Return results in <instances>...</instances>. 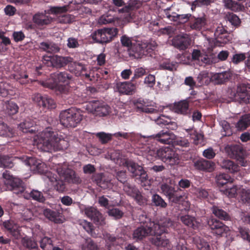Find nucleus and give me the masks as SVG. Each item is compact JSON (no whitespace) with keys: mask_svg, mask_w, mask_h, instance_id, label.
Instances as JSON below:
<instances>
[{"mask_svg":"<svg viewBox=\"0 0 250 250\" xmlns=\"http://www.w3.org/2000/svg\"><path fill=\"white\" fill-rule=\"evenodd\" d=\"M51 168L56 171L61 180H58L57 176L52 172L47 170L46 165L41 160H39L38 163L35 166V172L43 174L42 178L47 182H51L52 186L59 192H63L65 189V184L62 179L69 183L79 184L81 182L80 178L75 172L68 167L66 163L53 164Z\"/></svg>","mask_w":250,"mask_h":250,"instance_id":"nucleus-1","label":"nucleus"},{"mask_svg":"<svg viewBox=\"0 0 250 250\" xmlns=\"http://www.w3.org/2000/svg\"><path fill=\"white\" fill-rule=\"evenodd\" d=\"M33 145L41 151L52 152L66 149L69 146L68 138L47 127L34 136Z\"/></svg>","mask_w":250,"mask_h":250,"instance_id":"nucleus-2","label":"nucleus"},{"mask_svg":"<svg viewBox=\"0 0 250 250\" xmlns=\"http://www.w3.org/2000/svg\"><path fill=\"white\" fill-rule=\"evenodd\" d=\"M121 42L123 46L127 48L129 56L137 59L151 56L157 46L155 41H139L126 35L121 38Z\"/></svg>","mask_w":250,"mask_h":250,"instance_id":"nucleus-3","label":"nucleus"},{"mask_svg":"<svg viewBox=\"0 0 250 250\" xmlns=\"http://www.w3.org/2000/svg\"><path fill=\"white\" fill-rule=\"evenodd\" d=\"M173 226V223L169 218H163L158 220L157 223L150 222L149 226L138 227L133 231L132 239L139 241L148 235L167 233V229Z\"/></svg>","mask_w":250,"mask_h":250,"instance_id":"nucleus-4","label":"nucleus"},{"mask_svg":"<svg viewBox=\"0 0 250 250\" xmlns=\"http://www.w3.org/2000/svg\"><path fill=\"white\" fill-rule=\"evenodd\" d=\"M141 151L145 153L148 159H152L158 157L169 165H175L179 162V155L170 147H163L157 149L156 147L147 146L146 148H143Z\"/></svg>","mask_w":250,"mask_h":250,"instance_id":"nucleus-5","label":"nucleus"},{"mask_svg":"<svg viewBox=\"0 0 250 250\" xmlns=\"http://www.w3.org/2000/svg\"><path fill=\"white\" fill-rule=\"evenodd\" d=\"M110 158L115 163L120 166L127 167L133 177L139 179L142 182L147 179V175L143 167L132 161H128L125 158H122L119 151L115 150L111 153Z\"/></svg>","mask_w":250,"mask_h":250,"instance_id":"nucleus-6","label":"nucleus"},{"mask_svg":"<svg viewBox=\"0 0 250 250\" xmlns=\"http://www.w3.org/2000/svg\"><path fill=\"white\" fill-rule=\"evenodd\" d=\"M112 3L116 7H123L118 9V12L121 14V18L125 22L134 20L133 11L138 9L142 5L139 0H129L127 2L124 0H112Z\"/></svg>","mask_w":250,"mask_h":250,"instance_id":"nucleus-7","label":"nucleus"},{"mask_svg":"<svg viewBox=\"0 0 250 250\" xmlns=\"http://www.w3.org/2000/svg\"><path fill=\"white\" fill-rule=\"evenodd\" d=\"M145 138L144 140V144L141 148H146L147 146L151 147H155L156 142L163 144H172L175 139V135L169 130H163L155 135L150 136H143Z\"/></svg>","mask_w":250,"mask_h":250,"instance_id":"nucleus-8","label":"nucleus"},{"mask_svg":"<svg viewBox=\"0 0 250 250\" xmlns=\"http://www.w3.org/2000/svg\"><path fill=\"white\" fill-rule=\"evenodd\" d=\"M12 185L13 193L27 199L31 197L40 202H43L45 201V198L41 192L37 190H32L30 192L26 190L23 183L20 179H15L12 182Z\"/></svg>","mask_w":250,"mask_h":250,"instance_id":"nucleus-9","label":"nucleus"},{"mask_svg":"<svg viewBox=\"0 0 250 250\" xmlns=\"http://www.w3.org/2000/svg\"><path fill=\"white\" fill-rule=\"evenodd\" d=\"M228 94L233 100L245 104L250 103V84L248 83H240L235 88L229 89Z\"/></svg>","mask_w":250,"mask_h":250,"instance_id":"nucleus-10","label":"nucleus"},{"mask_svg":"<svg viewBox=\"0 0 250 250\" xmlns=\"http://www.w3.org/2000/svg\"><path fill=\"white\" fill-rule=\"evenodd\" d=\"M82 120L81 114L73 108L63 110L60 115L61 124L66 127H76Z\"/></svg>","mask_w":250,"mask_h":250,"instance_id":"nucleus-11","label":"nucleus"},{"mask_svg":"<svg viewBox=\"0 0 250 250\" xmlns=\"http://www.w3.org/2000/svg\"><path fill=\"white\" fill-rule=\"evenodd\" d=\"M118 33V29L116 27L104 28L95 31L90 36L95 42L103 44L111 42Z\"/></svg>","mask_w":250,"mask_h":250,"instance_id":"nucleus-12","label":"nucleus"},{"mask_svg":"<svg viewBox=\"0 0 250 250\" xmlns=\"http://www.w3.org/2000/svg\"><path fill=\"white\" fill-rule=\"evenodd\" d=\"M69 69L76 76H81L88 81H92L94 79V72L91 67L71 61L69 62Z\"/></svg>","mask_w":250,"mask_h":250,"instance_id":"nucleus-13","label":"nucleus"},{"mask_svg":"<svg viewBox=\"0 0 250 250\" xmlns=\"http://www.w3.org/2000/svg\"><path fill=\"white\" fill-rule=\"evenodd\" d=\"M10 79H14L21 84H26L32 82L24 66L14 65L8 76Z\"/></svg>","mask_w":250,"mask_h":250,"instance_id":"nucleus-14","label":"nucleus"},{"mask_svg":"<svg viewBox=\"0 0 250 250\" xmlns=\"http://www.w3.org/2000/svg\"><path fill=\"white\" fill-rule=\"evenodd\" d=\"M85 109L96 116H105L110 112V107L99 101H92L85 106Z\"/></svg>","mask_w":250,"mask_h":250,"instance_id":"nucleus-15","label":"nucleus"},{"mask_svg":"<svg viewBox=\"0 0 250 250\" xmlns=\"http://www.w3.org/2000/svg\"><path fill=\"white\" fill-rule=\"evenodd\" d=\"M56 82L58 83H66V84H60L58 85L59 91L63 94H67L71 93L72 88L68 85V83L71 79V76L66 72H61L54 74Z\"/></svg>","mask_w":250,"mask_h":250,"instance_id":"nucleus-16","label":"nucleus"},{"mask_svg":"<svg viewBox=\"0 0 250 250\" xmlns=\"http://www.w3.org/2000/svg\"><path fill=\"white\" fill-rule=\"evenodd\" d=\"M161 193L165 195L169 202L174 203H179L183 196L176 194L175 188L167 184L163 183L160 186Z\"/></svg>","mask_w":250,"mask_h":250,"instance_id":"nucleus-17","label":"nucleus"},{"mask_svg":"<svg viewBox=\"0 0 250 250\" xmlns=\"http://www.w3.org/2000/svg\"><path fill=\"white\" fill-rule=\"evenodd\" d=\"M208 224L212 230V233L217 235L227 236L229 231L228 227L216 219L210 218L208 221Z\"/></svg>","mask_w":250,"mask_h":250,"instance_id":"nucleus-18","label":"nucleus"},{"mask_svg":"<svg viewBox=\"0 0 250 250\" xmlns=\"http://www.w3.org/2000/svg\"><path fill=\"white\" fill-rule=\"evenodd\" d=\"M192 59L196 61L200 65H206L211 64L216 62L217 59L212 55H208L201 53V51L197 49H194L192 53Z\"/></svg>","mask_w":250,"mask_h":250,"instance_id":"nucleus-19","label":"nucleus"},{"mask_svg":"<svg viewBox=\"0 0 250 250\" xmlns=\"http://www.w3.org/2000/svg\"><path fill=\"white\" fill-rule=\"evenodd\" d=\"M83 212L85 215L96 225L103 226L105 224L104 218L96 208L93 207H86Z\"/></svg>","mask_w":250,"mask_h":250,"instance_id":"nucleus-20","label":"nucleus"},{"mask_svg":"<svg viewBox=\"0 0 250 250\" xmlns=\"http://www.w3.org/2000/svg\"><path fill=\"white\" fill-rule=\"evenodd\" d=\"M191 39L187 34H182L176 36L172 40V44L180 50L187 49L190 44Z\"/></svg>","mask_w":250,"mask_h":250,"instance_id":"nucleus-21","label":"nucleus"},{"mask_svg":"<svg viewBox=\"0 0 250 250\" xmlns=\"http://www.w3.org/2000/svg\"><path fill=\"white\" fill-rule=\"evenodd\" d=\"M135 105L138 109L147 113H155L158 111L156 104L147 100L139 99L137 100Z\"/></svg>","mask_w":250,"mask_h":250,"instance_id":"nucleus-22","label":"nucleus"},{"mask_svg":"<svg viewBox=\"0 0 250 250\" xmlns=\"http://www.w3.org/2000/svg\"><path fill=\"white\" fill-rule=\"evenodd\" d=\"M113 136L119 138V137L123 138L124 139H128L138 145L144 144V140L145 139L143 136L138 133L133 132H118L113 134Z\"/></svg>","mask_w":250,"mask_h":250,"instance_id":"nucleus-23","label":"nucleus"},{"mask_svg":"<svg viewBox=\"0 0 250 250\" xmlns=\"http://www.w3.org/2000/svg\"><path fill=\"white\" fill-rule=\"evenodd\" d=\"M207 21L205 16L199 17L192 16L188 23L191 30L200 31L205 27Z\"/></svg>","mask_w":250,"mask_h":250,"instance_id":"nucleus-24","label":"nucleus"},{"mask_svg":"<svg viewBox=\"0 0 250 250\" xmlns=\"http://www.w3.org/2000/svg\"><path fill=\"white\" fill-rule=\"evenodd\" d=\"M225 150L228 155L233 159L240 160L243 158L244 154L242 147L237 145H227Z\"/></svg>","mask_w":250,"mask_h":250,"instance_id":"nucleus-25","label":"nucleus"},{"mask_svg":"<svg viewBox=\"0 0 250 250\" xmlns=\"http://www.w3.org/2000/svg\"><path fill=\"white\" fill-rule=\"evenodd\" d=\"M33 100L44 109H53L56 107V104L54 100L47 96H42L40 94H37L33 98Z\"/></svg>","mask_w":250,"mask_h":250,"instance_id":"nucleus-26","label":"nucleus"},{"mask_svg":"<svg viewBox=\"0 0 250 250\" xmlns=\"http://www.w3.org/2000/svg\"><path fill=\"white\" fill-rule=\"evenodd\" d=\"M33 21L38 26H43L50 23L52 21V18L44 12H38L33 17Z\"/></svg>","mask_w":250,"mask_h":250,"instance_id":"nucleus-27","label":"nucleus"},{"mask_svg":"<svg viewBox=\"0 0 250 250\" xmlns=\"http://www.w3.org/2000/svg\"><path fill=\"white\" fill-rule=\"evenodd\" d=\"M67 7L66 6L59 7L55 6L51 7L49 11L51 14L58 15L60 14H63L62 15V19L60 20L61 22L63 23H70L73 21L74 17L70 15L63 14V13L67 11Z\"/></svg>","mask_w":250,"mask_h":250,"instance_id":"nucleus-28","label":"nucleus"},{"mask_svg":"<svg viewBox=\"0 0 250 250\" xmlns=\"http://www.w3.org/2000/svg\"><path fill=\"white\" fill-rule=\"evenodd\" d=\"M3 227L16 239L21 237V228L19 225L12 220H8L3 223Z\"/></svg>","mask_w":250,"mask_h":250,"instance_id":"nucleus-29","label":"nucleus"},{"mask_svg":"<svg viewBox=\"0 0 250 250\" xmlns=\"http://www.w3.org/2000/svg\"><path fill=\"white\" fill-rule=\"evenodd\" d=\"M194 166L197 169L211 172L214 169L215 164L213 162L201 159L194 162Z\"/></svg>","mask_w":250,"mask_h":250,"instance_id":"nucleus-30","label":"nucleus"},{"mask_svg":"<svg viewBox=\"0 0 250 250\" xmlns=\"http://www.w3.org/2000/svg\"><path fill=\"white\" fill-rule=\"evenodd\" d=\"M135 85L131 82H118L116 89L120 93L130 94L135 90Z\"/></svg>","mask_w":250,"mask_h":250,"instance_id":"nucleus-31","label":"nucleus"},{"mask_svg":"<svg viewBox=\"0 0 250 250\" xmlns=\"http://www.w3.org/2000/svg\"><path fill=\"white\" fill-rule=\"evenodd\" d=\"M214 35L215 40L218 42L226 43L229 41L227 38V31L221 24L216 27Z\"/></svg>","mask_w":250,"mask_h":250,"instance_id":"nucleus-32","label":"nucleus"},{"mask_svg":"<svg viewBox=\"0 0 250 250\" xmlns=\"http://www.w3.org/2000/svg\"><path fill=\"white\" fill-rule=\"evenodd\" d=\"M173 110L175 112L184 115H188L190 113L189 104L186 100L175 103L174 105Z\"/></svg>","mask_w":250,"mask_h":250,"instance_id":"nucleus-33","label":"nucleus"},{"mask_svg":"<svg viewBox=\"0 0 250 250\" xmlns=\"http://www.w3.org/2000/svg\"><path fill=\"white\" fill-rule=\"evenodd\" d=\"M220 191L229 198H234L237 193H239V188L233 185L232 182L228 183L225 187H222L220 189Z\"/></svg>","mask_w":250,"mask_h":250,"instance_id":"nucleus-34","label":"nucleus"},{"mask_svg":"<svg viewBox=\"0 0 250 250\" xmlns=\"http://www.w3.org/2000/svg\"><path fill=\"white\" fill-rule=\"evenodd\" d=\"M15 87L9 83L4 82L2 78H0V95L2 97L12 95Z\"/></svg>","mask_w":250,"mask_h":250,"instance_id":"nucleus-35","label":"nucleus"},{"mask_svg":"<svg viewBox=\"0 0 250 250\" xmlns=\"http://www.w3.org/2000/svg\"><path fill=\"white\" fill-rule=\"evenodd\" d=\"M230 77V73L228 71L215 73L212 74V82L217 84H222L227 81Z\"/></svg>","mask_w":250,"mask_h":250,"instance_id":"nucleus-36","label":"nucleus"},{"mask_svg":"<svg viewBox=\"0 0 250 250\" xmlns=\"http://www.w3.org/2000/svg\"><path fill=\"white\" fill-rule=\"evenodd\" d=\"M72 58L69 57H62L58 55H53V66L57 68H60L68 64L71 62Z\"/></svg>","mask_w":250,"mask_h":250,"instance_id":"nucleus-37","label":"nucleus"},{"mask_svg":"<svg viewBox=\"0 0 250 250\" xmlns=\"http://www.w3.org/2000/svg\"><path fill=\"white\" fill-rule=\"evenodd\" d=\"M189 137L193 139L195 145L202 144L204 142V136L202 133L197 132L193 128L185 129Z\"/></svg>","mask_w":250,"mask_h":250,"instance_id":"nucleus-38","label":"nucleus"},{"mask_svg":"<svg viewBox=\"0 0 250 250\" xmlns=\"http://www.w3.org/2000/svg\"><path fill=\"white\" fill-rule=\"evenodd\" d=\"M36 121L30 118L26 119L24 122L21 123L18 127L24 133L33 132L34 130L31 128L36 125Z\"/></svg>","mask_w":250,"mask_h":250,"instance_id":"nucleus-39","label":"nucleus"},{"mask_svg":"<svg viewBox=\"0 0 250 250\" xmlns=\"http://www.w3.org/2000/svg\"><path fill=\"white\" fill-rule=\"evenodd\" d=\"M39 47L43 51L49 53H57L58 52L60 49L57 44L49 42H41Z\"/></svg>","mask_w":250,"mask_h":250,"instance_id":"nucleus-40","label":"nucleus"},{"mask_svg":"<svg viewBox=\"0 0 250 250\" xmlns=\"http://www.w3.org/2000/svg\"><path fill=\"white\" fill-rule=\"evenodd\" d=\"M181 221L186 226L195 229L198 227L199 223L196 219L189 215H185L180 217Z\"/></svg>","mask_w":250,"mask_h":250,"instance_id":"nucleus-41","label":"nucleus"},{"mask_svg":"<svg viewBox=\"0 0 250 250\" xmlns=\"http://www.w3.org/2000/svg\"><path fill=\"white\" fill-rule=\"evenodd\" d=\"M160 234L155 235L156 237L152 240V243L158 247H167L169 245V241L166 236Z\"/></svg>","mask_w":250,"mask_h":250,"instance_id":"nucleus-42","label":"nucleus"},{"mask_svg":"<svg viewBox=\"0 0 250 250\" xmlns=\"http://www.w3.org/2000/svg\"><path fill=\"white\" fill-rule=\"evenodd\" d=\"M221 166L222 168L228 170L231 173L236 172L239 170V167L229 160H223L221 164Z\"/></svg>","mask_w":250,"mask_h":250,"instance_id":"nucleus-43","label":"nucleus"},{"mask_svg":"<svg viewBox=\"0 0 250 250\" xmlns=\"http://www.w3.org/2000/svg\"><path fill=\"white\" fill-rule=\"evenodd\" d=\"M197 80L201 85L208 84L210 81H212V74L207 71H202L198 74Z\"/></svg>","mask_w":250,"mask_h":250,"instance_id":"nucleus-44","label":"nucleus"},{"mask_svg":"<svg viewBox=\"0 0 250 250\" xmlns=\"http://www.w3.org/2000/svg\"><path fill=\"white\" fill-rule=\"evenodd\" d=\"M211 210L214 215L220 219L225 221L230 219V216L229 214L217 206H213Z\"/></svg>","mask_w":250,"mask_h":250,"instance_id":"nucleus-45","label":"nucleus"},{"mask_svg":"<svg viewBox=\"0 0 250 250\" xmlns=\"http://www.w3.org/2000/svg\"><path fill=\"white\" fill-rule=\"evenodd\" d=\"M249 125H250V115L246 114L241 117L236 127L238 130H242L246 129Z\"/></svg>","mask_w":250,"mask_h":250,"instance_id":"nucleus-46","label":"nucleus"},{"mask_svg":"<svg viewBox=\"0 0 250 250\" xmlns=\"http://www.w3.org/2000/svg\"><path fill=\"white\" fill-rule=\"evenodd\" d=\"M216 181L219 187H223L232 182V180L227 174L220 173L216 176Z\"/></svg>","mask_w":250,"mask_h":250,"instance_id":"nucleus-47","label":"nucleus"},{"mask_svg":"<svg viewBox=\"0 0 250 250\" xmlns=\"http://www.w3.org/2000/svg\"><path fill=\"white\" fill-rule=\"evenodd\" d=\"M223 3L226 8L234 12L241 9V5L233 0H224Z\"/></svg>","mask_w":250,"mask_h":250,"instance_id":"nucleus-48","label":"nucleus"},{"mask_svg":"<svg viewBox=\"0 0 250 250\" xmlns=\"http://www.w3.org/2000/svg\"><path fill=\"white\" fill-rule=\"evenodd\" d=\"M43 214L49 220L56 223H60V219L59 218V213L57 212L46 208L44 209Z\"/></svg>","mask_w":250,"mask_h":250,"instance_id":"nucleus-49","label":"nucleus"},{"mask_svg":"<svg viewBox=\"0 0 250 250\" xmlns=\"http://www.w3.org/2000/svg\"><path fill=\"white\" fill-rule=\"evenodd\" d=\"M193 241L198 250H210V247L208 243L200 237H195L193 238Z\"/></svg>","mask_w":250,"mask_h":250,"instance_id":"nucleus-50","label":"nucleus"},{"mask_svg":"<svg viewBox=\"0 0 250 250\" xmlns=\"http://www.w3.org/2000/svg\"><path fill=\"white\" fill-rule=\"evenodd\" d=\"M151 202L153 206L161 208H166L167 207V203L164 200L157 194H154L151 197Z\"/></svg>","mask_w":250,"mask_h":250,"instance_id":"nucleus-51","label":"nucleus"},{"mask_svg":"<svg viewBox=\"0 0 250 250\" xmlns=\"http://www.w3.org/2000/svg\"><path fill=\"white\" fill-rule=\"evenodd\" d=\"M239 194L241 201L244 203L250 205V190L241 187H239Z\"/></svg>","mask_w":250,"mask_h":250,"instance_id":"nucleus-52","label":"nucleus"},{"mask_svg":"<svg viewBox=\"0 0 250 250\" xmlns=\"http://www.w3.org/2000/svg\"><path fill=\"white\" fill-rule=\"evenodd\" d=\"M5 111L6 113L10 115H14L18 111V105L12 101H7L5 103Z\"/></svg>","mask_w":250,"mask_h":250,"instance_id":"nucleus-53","label":"nucleus"},{"mask_svg":"<svg viewBox=\"0 0 250 250\" xmlns=\"http://www.w3.org/2000/svg\"><path fill=\"white\" fill-rule=\"evenodd\" d=\"M222 128L221 131L223 136H229L232 134V131L229 124L226 121L222 120L219 123Z\"/></svg>","mask_w":250,"mask_h":250,"instance_id":"nucleus-54","label":"nucleus"},{"mask_svg":"<svg viewBox=\"0 0 250 250\" xmlns=\"http://www.w3.org/2000/svg\"><path fill=\"white\" fill-rule=\"evenodd\" d=\"M13 166V159L11 158L0 154V167L11 168Z\"/></svg>","mask_w":250,"mask_h":250,"instance_id":"nucleus-55","label":"nucleus"},{"mask_svg":"<svg viewBox=\"0 0 250 250\" xmlns=\"http://www.w3.org/2000/svg\"><path fill=\"white\" fill-rule=\"evenodd\" d=\"M95 135L99 138L100 142L102 144H105L110 141L113 137V134L100 132L96 133Z\"/></svg>","mask_w":250,"mask_h":250,"instance_id":"nucleus-56","label":"nucleus"},{"mask_svg":"<svg viewBox=\"0 0 250 250\" xmlns=\"http://www.w3.org/2000/svg\"><path fill=\"white\" fill-rule=\"evenodd\" d=\"M40 247L42 250H51L52 241L50 238L47 236L42 237L40 241Z\"/></svg>","mask_w":250,"mask_h":250,"instance_id":"nucleus-57","label":"nucleus"},{"mask_svg":"<svg viewBox=\"0 0 250 250\" xmlns=\"http://www.w3.org/2000/svg\"><path fill=\"white\" fill-rule=\"evenodd\" d=\"M14 135L13 130L4 123L0 124V136L12 137Z\"/></svg>","mask_w":250,"mask_h":250,"instance_id":"nucleus-58","label":"nucleus"},{"mask_svg":"<svg viewBox=\"0 0 250 250\" xmlns=\"http://www.w3.org/2000/svg\"><path fill=\"white\" fill-rule=\"evenodd\" d=\"M114 21V16L111 15L109 12L103 15L98 20V23L103 25L110 23Z\"/></svg>","mask_w":250,"mask_h":250,"instance_id":"nucleus-59","label":"nucleus"},{"mask_svg":"<svg viewBox=\"0 0 250 250\" xmlns=\"http://www.w3.org/2000/svg\"><path fill=\"white\" fill-rule=\"evenodd\" d=\"M23 245L31 250H38L36 242L31 238H24L22 240Z\"/></svg>","mask_w":250,"mask_h":250,"instance_id":"nucleus-60","label":"nucleus"},{"mask_svg":"<svg viewBox=\"0 0 250 250\" xmlns=\"http://www.w3.org/2000/svg\"><path fill=\"white\" fill-rule=\"evenodd\" d=\"M123 189L128 196L131 197H132L133 195H134V194L138 190L137 188L135 186L130 185L128 183L124 184Z\"/></svg>","mask_w":250,"mask_h":250,"instance_id":"nucleus-61","label":"nucleus"},{"mask_svg":"<svg viewBox=\"0 0 250 250\" xmlns=\"http://www.w3.org/2000/svg\"><path fill=\"white\" fill-rule=\"evenodd\" d=\"M80 225L82 226L84 229H85L88 233L91 234L92 236L95 237L96 234L93 233V226L90 223L85 220H81L80 221Z\"/></svg>","mask_w":250,"mask_h":250,"instance_id":"nucleus-62","label":"nucleus"},{"mask_svg":"<svg viewBox=\"0 0 250 250\" xmlns=\"http://www.w3.org/2000/svg\"><path fill=\"white\" fill-rule=\"evenodd\" d=\"M39 160L36 159L34 157L26 156L25 159L24 160L25 164L30 167L31 170H35V167Z\"/></svg>","mask_w":250,"mask_h":250,"instance_id":"nucleus-63","label":"nucleus"},{"mask_svg":"<svg viewBox=\"0 0 250 250\" xmlns=\"http://www.w3.org/2000/svg\"><path fill=\"white\" fill-rule=\"evenodd\" d=\"M238 230L241 238L243 240L250 242V230L244 227H240Z\"/></svg>","mask_w":250,"mask_h":250,"instance_id":"nucleus-64","label":"nucleus"}]
</instances>
